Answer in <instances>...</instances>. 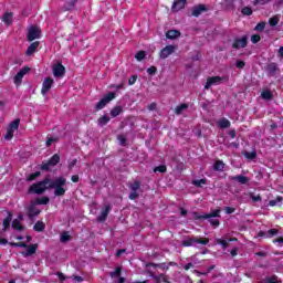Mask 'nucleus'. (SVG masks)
<instances>
[{
  "mask_svg": "<svg viewBox=\"0 0 283 283\" xmlns=\"http://www.w3.org/2000/svg\"><path fill=\"white\" fill-rule=\"evenodd\" d=\"M66 182L67 179H65L64 177H57L55 179L45 177L42 181L32 184L28 189V193H35L38 196H41V193H45L48 189H54V196L61 198V196H65Z\"/></svg>",
  "mask_w": 283,
  "mask_h": 283,
  "instance_id": "nucleus-1",
  "label": "nucleus"
},
{
  "mask_svg": "<svg viewBox=\"0 0 283 283\" xmlns=\"http://www.w3.org/2000/svg\"><path fill=\"white\" fill-rule=\"evenodd\" d=\"M222 212V210L220 209H216L213 211H211L210 213L207 212H192V218L193 220H208V222L212 226V227H220V220L216 219V218H221L220 213Z\"/></svg>",
  "mask_w": 283,
  "mask_h": 283,
  "instance_id": "nucleus-2",
  "label": "nucleus"
},
{
  "mask_svg": "<svg viewBox=\"0 0 283 283\" xmlns=\"http://www.w3.org/2000/svg\"><path fill=\"white\" fill-rule=\"evenodd\" d=\"M195 244H209V238L188 237L181 242V247H193Z\"/></svg>",
  "mask_w": 283,
  "mask_h": 283,
  "instance_id": "nucleus-3",
  "label": "nucleus"
},
{
  "mask_svg": "<svg viewBox=\"0 0 283 283\" xmlns=\"http://www.w3.org/2000/svg\"><path fill=\"white\" fill-rule=\"evenodd\" d=\"M19 125H21V119H13L9 126L7 127V134L4 135V140H12L14 138V133L19 129Z\"/></svg>",
  "mask_w": 283,
  "mask_h": 283,
  "instance_id": "nucleus-4",
  "label": "nucleus"
},
{
  "mask_svg": "<svg viewBox=\"0 0 283 283\" xmlns=\"http://www.w3.org/2000/svg\"><path fill=\"white\" fill-rule=\"evenodd\" d=\"M116 98V93L108 92L97 104L95 105L96 112H101V109H105V106L109 105L112 101Z\"/></svg>",
  "mask_w": 283,
  "mask_h": 283,
  "instance_id": "nucleus-5",
  "label": "nucleus"
},
{
  "mask_svg": "<svg viewBox=\"0 0 283 283\" xmlns=\"http://www.w3.org/2000/svg\"><path fill=\"white\" fill-rule=\"evenodd\" d=\"M140 187L142 184L139 180H134L128 184V188L130 190V193L128 195L129 200H137V198H139L140 193H138V191H140Z\"/></svg>",
  "mask_w": 283,
  "mask_h": 283,
  "instance_id": "nucleus-6",
  "label": "nucleus"
},
{
  "mask_svg": "<svg viewBox=\"0 0 283 283\" xmlns=\"http://www.w3.org/2000/svg\"><path fill=\"white\" fill-rule=\"evenodd\" d=\"M223 81H227L226 76H210L207 78L205 90H211L213 85H222Z\"/></svg>",
  "mask_w": 283,
  "mask_h": 283,
  "instance_id": "nucleus-7",
  "label": "nucleus"
},
{
  "mask_svg": "<svg viewBox=\"0 0 283 283\" xmlns=\"http://www.w3.org/2000/svg\"><path fill=\"white\" fill-rule=\"evenodd\" d=\"M36 39H41V29L38 25H32L27 34V41H36Z\"/></svg>",
  "mask_w": 283,
  "mask_h": 283,
  "instance_id": "nucleus-8",
  "label": "nucleus"
},
{
  "mask_svg": "<svg viewBox=\"0 0 283 283\" xmlns=\"http://www.w3.org/2000/svg\"><path fill=\"white\" fill-rule=\"evenodd\" d=\"M247 45H249V38L247 35H243L242 38H235L232 43L233 50L244 49Z\"/></svg>",
  "mask_w": 283,
  "mask_h": 283,
  "instance_id": "nucleus-9",
  "label": "nucleus"
},
{
  "mask_svg": "<svg viewBox=\"0 0 283 283\" xmlns=\"http://www.w3.org/2000/svg\"><path fill=\"white\" fill-rule=\"evenodd\" d=\"M27 214L29 220H33V218L41 214V210L36 208V203H34V201L30 202V206L27 209Z\"/></svg>",
  "mask_w": 283,
  "mask_h": 283,
  "instance_id": "nucleus-10",
  "label": "nucleus"
},
{
  "mask_svg": "<svg viewBox=\"0 0 283 283\" xmlns=\"http://www.w3.org/2000/svg\"><path fill=\"white\" fill-rule=\"evenodd\" d=\"M147 274L149 275V277H153L155 283H170L169 282V276L166 275L165 273H161L159 275H155L154 271L151 270H147Z\"/></svg>",
  "mask_w": 283,
  "mask_h": 283,
  "instance_id": "nucleus-11",
  "label": "nucleus"
},
{
  "mask_svg": "<svg viewBox=\"0 0 283 283\" xmlns=\"http://www.w3.org/2000/svg\"><path fill=\"white\" fill-rule=\"evenodd\" d=\"M52 85H54V80L52 77H45L42 83L41 94L45 96L52 90Z\"/></svg>",
  "mask_w": 283,
  "mask_h": 283,
  "instance_id": "nucleus-12",
  "label": "nucleus"
},
{
  "mask_svg": "<svg viewBox=\"0 0 283 283\" xmlns=\"http://www.w3.org/2000/svg\"><path fill=\"white\" fill-rule=\"evenodd\" d=\"M176 52V46L174 45H167L166 48L161 49L159 53V59H167L168 56H171V53Z\"/></svg>",
  "mask_w": 283,
  "mask_h": 283,
  "instance_id": "nucleus-13",
  "label": "nucleus"
},
{
  "mask_svg": "<svg viewBox=\"0 0 283 283\" xmlns=\"http://www.w3.org/2000/svg\"><path fill=\"white\" fill-rule=\"evenodd\" d=\"M28 72H30V67L29 66H23L14 76V83L15 85H19V83H21L23 81V76H25V74H28Z\"/></svg>",
  "mask_w": 283,
  "mask_h": 283,
  "instance_id": "nucleus-14",
  "label": "nucleus"
},
{
  "mask_svg": "<svg viewBox=\"0 0 283 283\" xmlns=\"http://www.w3.org/2000/svg\"><path fill=\"white\" fill-rule=\"evenodd\" d=\"M53 75L56 78H61V76H65V66L62 63H57L53 66Z\"/></svg>",
  "mask_w": 283,
  "mask_h": 283,
  "instance_id": "nucleus-15",
  "label": "nucleus"
},
{
  "mask_svg": "<svg viewBox=\"0 0 283 283\" xmlns=\"http://www.w3.org/2000/svg\"><path fill=\"white\" fill-rule=\"evenodd\" d=\"M202 12H207V7L205 4H198L191 9L192 17H200Z\"/></svg>",
  "mask_w": 283,
  "mask_h": 283,
  "instance_id": "nucleus-16",
  "label": "nucleus"
},
{
  "mask_svg": "<svg viewBox=\"0 0 283 283\" xmlns=\"http://www.w3.org/2000/svg\"><path fill=\"white\" fill-rule=\"evenodd\" d=\"M185 6H187V0H175L171 10L174 12H179V10H184Z\"/></svg>",
  "mask_w": 283,
  "mask_h": 283,
  "instance_id": "nucleus-17",
  "label": "nucleus"
},
{
  "mask_svg": "<svg viewBox=\"0 0 283 283\" xmlns=\"http://www.w3.org/2000/svg\"><path fill=\"white\" fill-rule=\"evenodd\" d=\"M39 45H41V42L40 41H35V42H32L27 51H25V55L27 56H32V54H34V52H36V50H39Z\"/></svg>",
  "mask_w": 283,
  "mask_h": 283,
  "instance_id": "nucleus-18",
  "label": "nucleus"
},
{
  "mask_svg": "<svg viewBox=\"0 0 283 283\" xmlns=\"http://www.w3.org/2000/svg\"><path fill=\"white\" fill-rule=\"evenodd\" d=\"M76 3H78V0H70L69 2H65L62 7V12H70L72 10H75Z\"/></svg>",
  "mask_w": 283,
  "mask_h": 283,
  "instance_id": "nucleus-19",
  "label": "nucleus"
},
{
  "mask_svg": "<svg viewBox=\"0 0 283 283\" xmlns=\"http://www.w3.org/2000/svg\"><path fill=\"white\" fill-rule=\"evenodd\" d=\"M109 211H112V207L106 206L105 209L102 210V212L98 217V221L99 222H105V220H107V216H109Z\"/></svg>",
  "mask_w": 283,
  "mask_h": 283,
  "instance_id": "nucleus-20",
  "label": "nucleus"
},
{
  "mask_svg": "<svg viewBox=\"0 0 283 283\" xmlns=\"http://www.w3.org/2000/svg\"><path fill=\"white\" fill-rule=\"evenodd\" d=\"M217 125L219 129H229V127H231V122L226 117H222L221 119H219Z\"/></svg>",
  "mask_w": 283,
  "mask_h": 283,
  "instance_id": "nucleus-21",
  "label": "nucleus"
},
{
  "mask_svg": "<svg viewBox=\"0 0 283 283\" xmlns=\"http://www.w3.org/2000/svg\"><path fill=\"white\" fill-rule=\"evenodd\" d=\"M36 249H39L38 244L27 245V251L24 253V258H29L30 255H34V253H36Z\"/></svg>",
  "mask_w": 283,
  "mask_h": 283,
  "instance_id": "nucleus-22",
  "label": "nucleus"
},
{
  "mask_svg": "<svg viewBox=\"0 0 283 283\" xmlns=\"http://www.w3.org/2000/svg\"><path fill=\"white\" fill-rule=\"evenodd\" d=\"M230 179L235 180L240 185H247V182H249L248 177L244 175H237V176L230 177Z\"/></svg>",
  "mask_w": 283,
  "mask_h": 283,
  "instance_id": "nucleus-23",
  "label": "nucleus"
},
{
  "mask_svg": "<svg viewBox=\"0 0 283 283\" xmlns=\"http://www.w3.org/2000/svg\"><path fill=\"white\" fill-rule=\"evenodd\" d=\"M10 222H12V212H8V216L3 219L2 224L3 229L2 231H7L10 229Z\"/></svg>",
  "mask_w": 283,
  "mask_h": 283,
  "instance_id": "nucleus-24",
  "label": "nucleus"
},
{
  "mask_svg": "<svg viewBox=\"0 0 283 283\" xmlns=\"http://www.w3.org/2000/svg\"><path fill=\"white\" fill-rule=\"evenodd\" d=\"M123 114V106L117 105L111 109V116L112 118H116L117 116H120Z\"/></svg>",
  "mask_w": 283,
  "mask_h": 283,
  "instance_id": "nucleus-25",
  "label": "nucleus"
},
{
  "mask_svg": "<svg viewBox=\"0 0 283 283\" xmlns=\"http://www.w3.org/2000/svg\"><path fill=\"white\" fill-rule=\"evenodd\" d=\"M213 171H224V161L218 159L212 166Z\"/></svg>",
  "mask_w": 283,
  "mask_h": 283,
  "instance_id": "nucleus-26",
  "label": "nucleus"
},
{
  "mask_svg": "<svg viewBox=\"0 0 283 283\" xmlns=\"http://www.w3.org/2000/svg\"><path fill=\"white\" fill-rule=\"evenodd\" d=\"M169 266H178V263L174 261L168 263H159L158 269H160V271H169Z\"/></svg>",
  "mask_w": 283,
  "mask_h": 283,
  "instance_id": "nucleus-27",
  "label": "nucleus"
},
{
  "mask_svg": "<svg viewBox=\"0 0 283 283\" xmlns=\"http://www.w3.org/2000/svg\"><path fill=\"white\" fill-rule=\"evenodd\" d=\"M109 120H112V118L108 117L107 114H105L97 119V125H99V127H105V125H107Z\"/></svg>",
  "mask_w": 283,
  "mask_h": 283,
  "instance_id": "nucleus-28",
  "label": "nucleus"
},
{
  "mask_svg": "<svg viewBox=\"0 0 283 283\" xmlns=\"http://www.w3.org/2000/svg\"><path fill=\"white\" fill-rule=\"evenodd\" d=\"M61 163V156L59 154H54L50 159H49V165L51 167H56V165Z\"/></svg>",
  "mask_w": 283,
  "mask_h": 283,
  "instance_id": "nucleus-29",
  "label": "nucleus"
},
{
  "mask_svg": "<svg viewBox=\"0 0 283 283\" xmlns=\"http://www.w3.org/2000/svg\"><path fill=\"white\" fill-rule=\"evenodd\" d=\"M178 36H180V31L178 30H169L166 33V39L174 40V39H178Z\"/></svg>",
  "mask_w": 283,
  "mask_h": 283,
  "instance_id": "nucleus-30",
  "label": "nucleus"
},
{
  "mask_svg": "<svg viewBox=\"0 0 283 283\" xmlns=\"http://www.w3.org/2000/svg\"><path fill=\"white\" fill-rule=\"evenodd\" d=\"M33 230L36 231L38 233H41L42 231H45V223L43 221H38L33 226Z\"/></svg>",
  "mask_w": 283,
  "mask_h": 283,
  "instance_id": "nucleus-31",
  "label": "nucleus"
},
{
  "mask_svg": "<svg viewBox=\"0 0 283 283\" xmlns=\"http://www.w3.org/2000/svg\"><path fill=\"white\" fill-rule=\"evenodd\" d=\"M244 158H247L248 160H255V158H258V151L252 150V151H244L243 153Z\"/></svg>",
  "mask_w": 283,
  "mask_h": 283,
  "instance_id": "nucleus-32",
  "label": "nucleus"
},
{
  "mask_svg": "<svg viewBox=\"0 0 283 283\" xmlns=\"http://www.w3.org/2000/svg\"><path fill=\"white\" fill-rule=\"evenodd\" d=\"M185 109H189V104H180L175 108V114H177V116H180V114H182V112H185Z\"/></svg>",
  "mask_w": 283,
  "mask_h": 283,
  "instance_id": "nucleus-33",
  "label": "nucleus"
},
{
  "mask_svg": "<svg viewBox=\"0 0 283 283\" xmlns=\"http://www.w3.org/2000/svg\"><path fill=\"white\" fill-rule=\"evenodd\" d=\"M192 185L197 187V189H202V185H207V178L203 179H195L192 180Z\"/></svg>",
  "mask_w": 283,
  "mask_h": 283,
  "instance_id": "nucleus-34",
  "label": "nucleus"
},
{
  "mask_svg": "<svg viewBox=\"0 0 283 283\" xmlns=\"http://www.w3.org/2000/svg\"><path fill=\"white\" fill-rule=\"evenodd\" d=\"M33 202L34 205H50V198L49 197L36 198Z\"/></svg>",
  "mask_w": 283,
  "mask_h": 283,
  "instance_id": "nucleus-35",
  "label": "nucleus"
},
{
  "mask_svg": "<svg viewBox=\"0 0 283 283\" xmlns=\"http://www.w3.org/2000/svg\"><path fill=\"white\" fill-rule=\"evenodd\" d=\"M12 229H15V231H23V224H21V221H19V219H14L12 221Z\"/></svg>",
  "mask_w": 283,
  "mask_h": 283,
  "instance_id": "nucleus-36",
  "label": "nucleus"
},
{
  "mask_svg": "<svg viewBox=\"0 0 283 283\" xmlns=\"http://www.w3.org/2000/svg\"><path fill=\"white\" fill-rule=\"evenodd\" d=\"M122 273H123V268L122 266H117V268H115V271L109 272V276L111 277H120Z\"/></svg>",
  "mask_w": 283,
  "mask_h": 283,
  "instance_id": "nucleus-37",
  "label": "nucleus"
},
{
  "mask_svg": "<svg viewBox=\"0 0 283 283\" xmlns=\"http://www.w3.org/2000/svg\"><path fill=\"white\" fill-rule=\"evenodd\" d=\"M70 240H72L70 232H67V231L62 232V234L60 237V242H70Z\"/></svg>",
  "mask_w": 283,
  "mask_h": 283,
  "instance_id": "nucleus-38",
  "label": "nucleus"
},
{
  "mask_svg": "<svg viewBox=\"0 0 283 283\" xmlns=\"http://www.w3.org/2000/svg\"><path fill=\"white\" fill-rule=\"evenodd\" d=\"M155 174H167V166L166 165H159L154 168Z\"/></svg>",
  "mask_w": 283,
  "mask_h": 283,
  "instance_id": "nucleus-39",
  "label": "nucleus"
},
{
  "mask_svg": "<svg viewBox=\"0 0 283 283\" xmlns=\"http://www.w3.org/2000/svg\"><path fill=\"white\" fill-rule=\"evenodd\" d=\"M241 14H243V17H251V14H253V9H251V7H243L241 9Z\"/></svg>",
  "mask_w": 283,
  "mask_h": 283,
  "instance_id": "nucleus-40",
  "label": "nucleus"
},
{
  "mask_svg": "<svg viewBox=\"0 0 283 283\" xmlns=\"http://www.w3.org/2000/svg\"><path fill=\"white\" fill-rule=\"evenodd\" d=\"M282 196H277L275 199L269 201V207H276L279 202H282Z\"/></svg>",
  "mask_w": 283,
  "mask_h": 283,
  "instance_id": "nucleus-41",
  "label": "nucleus"
},
{
  "mask_svg": "<svg viewBox=\"0 0 283 283\" xmlns=\"http://www.w3.org/2000/svg\"><path fill=\"white\" fill-rule=\"evenodd\" d=\"M277 23H280V18L277 15H274L269 19V24L271 28H275V25H277Z\"/></svg>",
  "mask_w": 283,
  "mask_h": 283,
  "instance_id": "nucleus-42",
  "label": "nucleus"
},
{
  "mask_svg": "<svg viewBox=\"0 0 283 283\" xmlns=\"http://www.w3.org/2000/svg\"><path fill=\"white\" fill-rule=\"evenodd\" d=\"M39 176H41V171H35L33 174H30L28 177H27V181L28 182H32L33 180H36V178H39Z\"/></svg>",
  "mask_w": 283,
  "mask_h": 283,
  "instance_id": "nucleus-43",
  "label": "nucleus"
},
{
  "mask_svg": "<svg viewBox=\"0 0 283 283\" xmlns=\"http://www.w3.org/2000/svg\"><path fill=\"white\" fill-rule=\"evenodd\" d=\"M264 28H266V22L261 21L254 27V30L256 32H264Z\"/></svg>",
  "mask_w": 283,
  "mask_h": 283,
  "instance_id": "nucleus-44",
  "label": "nucleus"
},
{
  "mask_svg": "<svg viewBox=\"0 0 283 283\" xmlns=\"http://www.w3.org/2000/svg\"><path fill=\"white\" fill-rule=\"evenodd\" d=\"M268 72H269L270 74H275V73L277 72V64H275V63H270V64L268 65Z\"/></svg>",
  "mask_w": 283,
  "mask_h": 283,
  "instance_id": "nucleus-45",
  "label": "nucleus"
},
{
  "mask_svg": "<svg viewBox=\"0 0 283 283\" xmlns=\"http://www.w3.org/2000/svg\"><path fill=\"white\" fill-rule=\"evenodd\" d=\"M262 98H264L265 101H271V98H273V93H271V91H263L261 93Z\"/></svg>",
  "mask_w": 283,
  "mask_h": 283,
  "instance_id": "nucleus-46",
  "label": "nucleus"
},
{
  "mask_svg": "<svg viewBox=\"0 0 283 283\" xmlns=\"http://www.w3.org/2000/svg\"><path fill=\"white\" fill-rule=\"evenodd\" d=\"M145 56H147V52H145V51H138L135 54L136 61H143L145 59Z\"/></svg>",
  "mask_w": 283,
  "mask_h": 283,
  "instance_id": "nucleus-47",
  "label": "nucleus"
},
{
  "mask_svg": "<svg viewBox=\"0 0 283 283\" xmlns=\"http://www.w3.org/2000/svg\"><path fill=\"white\" fill-rule=\"evenodd\" d=\"M2 21H3L4 23H12V13L6 12V13L3 14Z\"/></svg>",
  "mask_w": 283,
  "mask_h": 283,
  "instance_id": "nucleus-48",
  "label": "nucleus"
},
{
  "mask_svg": "<svg viewBox=\"0 0 283 283\" xmlns=\"http://www.w3.org/2000/svg\"><path fill=\"white\" fill-rule=\"evenodd\" d=\"M273 0H254L252 2V6H266L268 3H271Z\"/></svg>",
  "mask_w": 283,
  "mask_h": 283,
  "instance_id": "nucleus-49",
  "label": "nucleus"
},
{
  "mask_svg": "<svg viewBox=\"0 0 283 283\" xmlns=\"http://www.w3.org/2000/svg\"><path fill=\"white\" fill-rule=\"evenodd\" d=\"M146 72L149 76H156V74L158 73V69L156 66H150L147 69Z\"/></svg>",
  "mask_w": 283,
  "mask_h": 283,
  "instance_id": "nucleus-50",
  "label": "nucleus"
},
{
  "mask_svg": "<svg viewBox=\"0 0 283 283\" xmlns=\"http://www.w3.org/2000/svg\"><path fill=\"white\" fill-rule=\"evenodd\" d=\"M277 233H280V230L273 228V229H270L268 230V238L271 239V238H274V235H277Z\"/></svg>",
  "mask_w": 283,
  "mask_h": 283,
  "instance_id": "nucleus-51",
  "label": "nucleus"
},
{
  "mask_svg": "<svg viewBox=\"0 0 283 283\" xmlns=\"http://www.w3.org/2000/svg\"><path fill=\"white\" fill-rule=\"evenodd\" d=\"M10 247H18L20 249H27L28 244L25 242H18V243L11 242Z\"/></svg>",
  "mask_w": 283,
  "mask_h": 283,
  "instance_id": "nucleus-52",
  "label": "nucleus"
},
{
  "mask_svg": "<svg viewBox=\"0 0 283 283\" xmlns=\"http://www.w3.org/2000/svg\"><path fill=\"white\" fill-rule=\"evenodd\" d=\"M245 66H247V62H244L242 60H238L235 62V67H238V70H244Z\"/></svg>",
  "mask_w": 283,
  "mask_h": 283,
  "instance_id": "nucleus-53",
  "label": "nucleus"
},
{
  "mask_svg": "<svg viewBox=\"0 0 283 283\" xmlns=\"http://www.w3.org/2000/svg\"><path fill=\"white\" fill-rule=\"evenodd\" d=\"M50 167H52V164H50V161L42 163L41 170L42 171H50Z\"/></svg>",
  "mask_w": 283,
  "mask_h": 283,
  "instance_id": "nucleus-54",
  "label": "nucleus"
},
{
  "mask_svg": "<svg viewBox=\"0 0 283 283\" xmlns=\"http://www.w3.org/2000/svg\"><path fill=\"white\" fill-rule=\"evenodd\" d=\"M260 41H262V36H260V34L251 35V42L252 43H260Z\"/></svg>",
  "mask_w": 283,
  "mask_h": 283,
  "instance_id": "nucleus-55",
  "label": "nucleus"
},
{
  "mask_svg": "<svg viewBox=\"0 0 283 283\" xmlns=\"http://www.w3.org/2000/svg\"><path fill=\"white\" fill-rule=\"evenodd\" d=\"M217 244H221V247H223V249H227V247H229V241L223 240V239H218Z\"/></svg>",
  "mask_w": 283,
  "mask_h": 283,
  "instance_id": "nucleus-56",
  "label": "nucleus"
},
{
  "mask_svg": "<svg viewBox=\"0 0 283 283\" xmlns=\"http://www.w3.org/2000/svg\"><path fill=\"white\" fill-rule=\"evenodd\" d=\"M274 8H275V10H282V8H283V0H276L274 2Z\"/></svg>",
  "mask_w": 283,
  "mask_h": 283,
  "instance_id": "nucleus-57",
  "label": "nucleus"
},
{
  "mask_svg": "<svg viewBox=\"0 0 283 283\" xmlns=\"http://www.w3.org/2000/svg\"><path fill=\"white\" fill-rule=\"evenodd\" d=\"M136 81H138L137 75L130 76L129 80H128V85H134L136 83Z\"/></svg>",
  "mask_w": 283,
  "mask_h": 283,
  "instance_id": "nucleus-58",
  "label": "nucleus"
},
{
  "mask_svg": "<svg viewBox=\"0 0 283 283\" xmlns=\"http://www.w3.org/2000/svg\"><path fill=\"white\" fill-rule=\"evenodd\" d=\"M224 211L228 216H231V213H235V208L226 207Z\"/></svg>",
  "mask_w": 283,
  "mask_h": 283,
  "instance_id": "nucleus-59",
  "label": "nucleus"
},
{
  "mask_svg": "<svg viewBox=\"0 0 283 283\" xmlns=\"http://www.w3.org/2000/svg\"><path fill=\"white\" fill-rule=\"evenodd\" d=\"M146 269H149V268H154V269H158V266H160V263H151V262H149V263H146Z\"/></svg>",
  "mask_w": 283,
  "mask_h": 283,
  "instance_id": "nucleus-60",
  "label": "nucleus"
},
{
  "mask_svg": "<svg viewBox=\"0 0 283 283\" xmlns=\"http://www.w3.org/2000/svg\"><path fill=\"white\" fill-rule=\"evenodd\" d=\"M56 275H57L60 282H65L66 279H65V274H63V272H56Z\"/></svg>",
  "mask_w": 283,
  "mask_h": 283,
  "instance_id": "nucleus-61",
  "label": "nucleus"
},
{
  "mask_svg": "<svg viewBox=\"0 0 283 283\" xmlns=\"http://www.w3.org/2000/svg\"><path fill=\"white\" fill-rule=\"evenodd\" d=\"M269 283H280V281L277 280V276L273 275L271 277L268 279Z\"/></svg>",
  "mask_w": 283,
  "mask_h": 283,
  "instance_id": "nucleus-62",
  "label": "nucleus"
},
{
  "mask_svg": "<svg viewBox=\"0 0 283 283\" xmlns=\"http://www.w3.org/2000/svg\"><path fill=\"white\" fill-rule=\"evenodd\" d=\"M76 163H78L77 159H73L72 161L69 163V169H74L76 167Z\"/></svg>",
  "mask_w": 283,
  "mask_h": 283,
  "instance_id": "nucleus-63",
  "label": "nucleus"
},
{
  "mask_svg": "<svg viewBox=\"0 0 283 283\" xmlns=\"http://www.w3.org/2000/svg\"><path fill=\"white\" fill-rule=\"evenodd\" d=\"M273 244H283V237H280V238H277V239H274L273 241Z\"/></svg>",
  "mask_w": 283,
  "mask_h": 283,
  "instance_id": "nucleus-64",
  "label": "nucleus"
}]
</instances>
